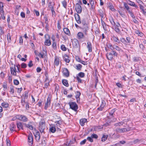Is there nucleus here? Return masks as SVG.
Segmentation results:
<instances>
[{"label": "nucleus", "mask_w": 146, "mask_h": 146, "mask_svg": "<svg viewBox=\"0 0 146 146\" xmlns=\"http://www.w3.org/2000/svg\"><path fill=\"white\" fill-rule=\"evenodd\" d=\"M19 64H14V67H11V74L14 76L16 75V72L19 71Z\"/></svg>", "instance_id": "obj_1"}, {"label": "nucleus", "mask_w": 146, "mask_h": 146, "mask_svg": "<svg viewBox=\"0 0 146 146\" xmlns=\"http://www.w3.org/2000/svg\"><path fill=\"white\" fill-rule=\"evenodd\" d=\"M45 127V122L43 120L41 121L39 124V129L40 133H45L44 129Z\"/></svg>", "instance_id": "obj_2"}, {"label": "nucleus", "mask_w": 146, "mask_h": 146, "mask_svg": "<svg viewBox=\"0 0 146 146\" xmlns=\"http://www.w3.org/2000/svg\"><path fill=\"white\" fill-rule=\"evenodd\" d=\"M130 128H117L115 131L117 133H124L127 131H129L130 130Z\"/></svg>", "instance_id": "obj_3"}, {"label": "nucleus", "mask_w": 146, "mask_h": 146, "mask_svg": "<svg viewBox=\"0 0 146 146\" xmlns=\"http://www.w3.org/2000/svg\"><path fill=\"white\" fill-rule=\"evenodd\" d=\"M70 108L75 111H77L78 108V106L75 102H70L69 103Z\"/></svg>", "instance_id": "obj_4"}, {"label": "nucleus", "mask_w": 146, "mask_h": 146, "mask_svg": "<svg viewBox=\"0 0 146 146\" xmlns=\"http://www.w3.org/2000/svg\"><path fill=\"white\" fill-rule=\"evenodd\" d=\"M116 110V109H112L110 112L109 114L110 115V119H112L111 120V121L112 122H115L116 121L117 119L116 118H113L114 117L113 115L114 114V113L115 112Z\"/></svg>", "instance_id": "obj_5"}, {"label": "nucleus", "mask_w": 146, "mask_h": 146, "mask_svg": "<svg viewBox=\"0 0 146 146\" xmlns=\"http://www.w3.org/2000/svg\"><path fill=\"white\" fill-rule=\"evenodd\" d=\"M28 141L30 145H33V136L31 133L29 134L28 135Z\"/></svg>", "instance_id": "obj_6"}, {"label": "nucleus", "mask_w": 146, "mask_h": 146, "mask_svg": "<svg viewBox=\"0 0 146 146\" xmlns=\"http://www.w3.org/2000/svg\"><path fill=\"white\" fill-rule=\"evenodd\" d=\"M75 9L76 12L78 13H80L82 11L81 6L79 3H76L75 5Z\"/></svg>", "instance_id": "obj_7"}, {"label": "nucleus", "mask_w": 146, "mask_h": 146, "mask_svg": "<svg viewBox=\"0 0 146 146\" xmlns=\"http://www.w3.org/2000/svg\"><path fill=\"white\" fill-rule=\"evenodd\" d=\"M47 54L46 50L43 49L41 52H40L38 54V56L39 57L43 58L44 57V56H46Z\"/></svg>", "instance_id": "obj_8"}, {"label": "nucleus", "mask_w": 146, "mask_h": 146, "mask_svg": "<svg viewBox=\"0 0 146 146\" xmlns=\"http://www.w3.org/2000/svg\"><path fill=\"white\" fill-rule=\"evenodd\" d=\"M45 37L46 38H47L44 42L45 44L47 46H49L51 44V42L50 41L49 38V36L48 35H46L45 36Z\"/></svg>", "instance_id": "obj_9"}, {"label": "nucleus", "mask_w": 146, "mask_h": 146, "mask_svg": "<svg viewBox=\"0 0 146 146\" xmlns=\"http://www.w3.org/2000/svg\"><path fill=\"white\" fill-rule=\"evenodd\" d=\"M51 103L50 98L49 97L47 98V102L45 104L44 109L46 110L48 107H49Z\"/></svg>", "instance_id": "obj_10"}, {"label": "nucleus", "mask_w": 146, "mask_h": 146, "mask_svg": "<svg viewBox=\"0 0 146 146\" xmlns=\"http://www.w3.org/2000/svg\"><path fill=\"white\" fill-rule=\"evenodd\" d=\"M72 43L73 46L75 48L78 47L79 43L78 40L74 38L73 40Z\"/></svg>", "instance_id": "obj_11"}, {"label": "nucleus", "mask_w": 146, "mask_h": 146, "mask_svg": "<svg viewBox=\"0 0 146 146\" xmlns=\"http://www.w3.org/2000/svg\"><path fill=\"white\" fill-rule=\"evenodd\" d=\"M85 34H84L82 32H78L77 34V37L79 39H81L85 37Z\"/></svg>", "instance_id": "obj_12"}, {"label": "nucleus", "mask_w": 146, "mask_h": 146, "mask_svg": "<svg viewBox=\"0 0 146 146\" xmlns=\"http://www.w3.org/2000/svg\"><path fill=\"white\" fill-rule=\"evenodd\" d=\"M106 104V103L105 101L104 100H102L100 106L99 108H98V110L100 111H102L103 109Z\"/></svg>", "instance_id": "obj_13"}, {"label": "nucleus", "mask_w": 146, "mask_h": 146, "mask_svg": "<svg viewBox=\"0 0 146 146\" xmlns=\"http://www.w3.org/2000/svg\"><path fill=\"white\" fill-rule=\"evenodd\" d=\"M62 72L64 76L65 77H68L69 76V72L67 68H64Z\"/></svg>", "instance_id": "obj_14"}, {"label": "nucleus", "mask_w": 146, "mask_h": 146, "mask_svg": "<svg viewBox=\"0 0 146 146\" xmlns=\"http://www.w3.org/2000/svg\"><path fill=\"white\" fill-rule=\"evenodd\" d=\"M16 127L15 124L13 123H12L10 125L9 128L11 133H13V131H16L15 129Z\"/></svg>", "instance_id": "obj_15"}, {"label": "nucleus", "mask_w": 146, "mask_h": 146, "mask_svg": "<svg viewBox=\"0 0 146 146\" xmlns=\"http://www.w3.org/2000/svg\"><path fill=\"white\" fill-rule=\"evenodd\" d=\"M32 123V122H30L28 124L24 123H23V124L26 127L28 128L31 130H33V127L31 125Z\"/></svg>", "instance_id": "obj_16"}, {"label": "nucleus", "mask_w": 146, "mask_h": 146, "mask_svg": "<svg viewBox=\"0 0 146 146\" xmlns=\"http://www.w3.org/2000/svg\"><path fill=\"white\" fill-rule=\"evenodd\" d=\"M55 117H59L58 118V119H59L58 120H56V121L55 122V123H56V125L57 126H59L60 125L62 124V121L60 119V117H58L57 115H56L55 116Z\"/></svg>", "instance_id": "obj_17"}, {"label": "nucleus", "mask_w": 146, "mask_h": 146, "mask_svg": "<svg viewBox=\"0 0 146 146\" xmlns=\"http://www.w3.org/2000/svg\"><path fill=\"white\" fill-rule=\"evenodd\" d=\"M36 139L37 141H39L40 140V136L39 132L38 131H37L36 132V133L34 134Z\"/></svg>", "instance_id": "obj_18"}, {"label": "nucleus", "mask_w": 146, "mask_h": 146, "mask_svg": "<svg viewBox=\"0 0 146 146\" xmlns=\"http://www.w3.org/2000/svg\"><path fill=\"white\" fill-rule=\"evenodd\" d=\"M74 17L77 22L78 24H80L81 23V22L79 15L78 14H75Z\"/></svg>", "instance_id": "obj_19"}, {"label": "nucleus", "mask_w": 146, "mask_h": 146, "mask_svg": "<svg viewBox=\"0 0 146 146\" xmlns=\"http://www.w3.org/2000/svg\"><path fill=\"white\" fill-rule=\"evenodd\" d=\"M23 123H22L21 122H19L17 123V128L19 129V130L21 129L23 130Z\"/></svg>", "instance_id": "obj_20"}, {"label": "nucleus", "mask_w": 146, "mask_h": 146, "mask_svg": "<svg viewBox=\"0 0 146 146\" xmlns=\"http://www.w3.org/2000/svg\"><path fill=\"white\" fill-rule=\"evenodd\" d=\"M87 48L88 49V51L90 52L92 51V45L91 43L90 42H88L87 43Z\"/></svg>", "instance_id": "obj_21"}, {"label": "nucleus", "mask_w": 146, "mask_h": 146, "mask_svg": "<svg viewBox=\"0 0 146 146\" xmlns=\"http://www.w3.org/2000/svg\"><path fill=\"white\" fill-rule=\"evenodd\" d=\"M87 120L85 118L81 119L80 120V125L82 126L84 125L85 123L87 122Z\"/></svg>", "instance_id": "obj_22"}, {"label": "nucleus", "mask_w": 146, "mask_h": 146, "mask_svg": "<svg viewBox=\"0 0 146 146\" xmlns=\"http://www.w3.org/2000/svg\"><path fill=\"white\" fill-rule=\"evenodd\" d=\"M4 12L3 10V8H0V14L1 15L2 18L3 19H5V17L4 16Z\"/></svg>", "instance_id": "obj_23"}, {"label": "nucleus", "mask_w": 146, "mask_h": 146, "mask_svg": "<svg viewBox=\"0 0 146 146\" xmlns=\"http://www.w3.org/2000/svg\"><path fill=\"white\" fill-rule=\"evenodd\" d=\"M107 58L109 60H111L113 58V54L111 53H108L106 54Z\"/></svg>", "instance_id": "obj_24"}, {"label": "nucleus", "mask_w": 146, "mask_h": 146, "mask_svg": "<svg viewBox=\"0 0 146 146\" xmlns=\"http://www.w3.org/2000/svg\"><path fill=\"white\" fill-rule=\"evenodd\" d=\"M111 39L115 42H117L118 43H120V41L118 38L117 37L115 36H113L111 38Z\"/></svg>", "instance_id": "obj_25"}, {"label": "nucleus", "mask_w": 146, "mask_h": 146, "mask_svg": "<svg viewBox=\"0 0 146 146\" xmlns=\"http://www.w3.org/2000/svg\"><path fill=\"white\" fill-rule=\"evenodd\" d=\"M62 82L63 84L65 86L68 87L69 86V84L67 80L63 79L62 80Z\"/></svg>", "instance_id": "obj_26"}, {"label": "nucleus", "mask_w": 146, "mask_h": 146, "mask_svg": "<svg viewBox=\"0 0 146 146\" xmlns=\"http://www.w3.org/2000/svg\"><path fill=\"white\" fill-rule=\"evenodd\" d=\"M128 4L131 5V6L134 7H138L137 5L135 4L134 2H132L130 1L129 0L128 3Z\"/></svg>", "instance_id": "obj_27"}, {"label": "nucleus", "mask_w": 146, "mask_h": 146, "mask_svg": "<svg viewBox=\"0 0 146 146\" xmlns=\"http://www.w3.org/2000/svg\"><path fill=\"white\" fill-rule=\"evenodd\" d=\"M28 119L24 115H22L21 121H22L24 122H26L28 121Z\"/></svg>", "instance_id": "obj_28"}, {"label": "nucleus", "mask_w": 146, "mask_h": 146, "mask_svg": "<svg viewBox=\"0 0 146 146\" xmlns=\"http://www.w3.org/2000/svg\"><path fill=\"white\" fill-rule=\"evenodd\" d=\"M64 59L66 63H69L70 61L69 57L66 55H64Z\"/></svg>", "instance_id": "obj_29"}, {"label": "nucleus", "mask_w": 146, "mask_h": 146, "mask_svg": "<svg viewBox=\"0 0 146 146\" xmlns=\"http://www.w3.org/2000/svg\"><path fill=\"white\" fill-rule=\"evenodd\" d=\"M63 31L64 33L66 35H69L70 34V32L69 29L66 28H64L63 29Z\"/></svg>", "instance_id": "obj_30"}, {"label": "nucleus", "mask_w": 146, "mask_h": 146, "mask_svg": "<svg viewBox=\"0 0 146 146\" xmlns=\"http://www.w3.org/2000/svg\"><path fill=\"white\" fill-rule=\"evenodd\" d=\"M83 29L84 30V33L86 35H87V32L88 29V27L87 25H85L84 27L83 28Z\"/></svg>", "instance_id": "obj_31"}, {"label": "nucleus", "mask_w": 146, "mask_h": 146, "mask_svg": "<svg viewBox=\"0 0 146 146\" xmlns=\"http://www.w3.org/2000/svg\"><path fill=\"white\" fill-rule=\"evenodd\" d=\"M49 131L51 132L54 133L56 131V128L54 126H52L50 128Z\"/></svg>", "instance_id": "obj_32"}, {"label": "nucleus", "mask_w": 146, "mask_h": 146, "mask_svg": "<svg viewBox=\"0 0 146 146\" xmlns=\"http://www.w3.org/2000/svg\"><path fill=\"white\" fill-rule=\"evenodd\" d=\"M76 60L77 61L79 62L80 63L82 64H84L83 62H84L78 56H76Z\"/></svg>", "instance_id": "obj_33"}, {"label": "nucleus", "mask_w": 146, "mask_h": 146, "mask_svg": "<svg viewBox=\"0 0 146 146\" xmlns=\"http://www.w3.org/2000/svg\"><path fill=\"white\" fill-rule=\"evenodd\" d=\"M127 44L128 43H132L133 42L131 40V39L129 37H127L126 38Z\"/></svg>", "instance_id": "obj_34"}, {"label": "nucleus", "mask_w": 146, "mask_h": 146, "mask_svg": "<svg viewBox=\"0 0 146 146\" xmlns=\"http://www.w3.org/2000/svg\"><path fill=\"white\" fill-rule=\"evenodd\" d=\"M1 106L5 108H7L9 107V104L8 103L3 102L1 104Z\"/></svg>", "instance_id": "obj_35"}, {"label": "nucleus", "mask_w": 146, "mask_h": 146, "mask_svg": "<svg viewBox=\"0 0 146 146\" xmlns=\"http://www.w3.org/2000/svg\"><path fill=\"white\" fill-rule=\"evenodd\" d=\"M108 135H103V137L102 138V141H104L107 139V138L108 137Z\"/></svg>", "instance_id": "obj_36"}, {"label": "nucleus", "mask_w": 146, "mask_h": 146, "mask_svg": "<svg viewBox=\"0 0 146 146\" xmlns=\"http://www.w3.org/2000/svg\"><path fill=\"white\" fill-rule=\"evenodd\" d=\"M123 123L124 122H119L115 123L114 125L116 127L117 126H120L121 125H122Z\"/></svg>", "instance_id": "obj_37"}, {"label": "nucleus", "mask_w": 146, "mask_h": 146, "mask_svg": "<svg viewBox=\"0 0 146 146\" xmlns=\"http://www.w3.org/2000/svg\"><path fill=\"white\" fill-rule=\"evenodd\" d=\"M28 92L26 91L24 92V95L23 96L24 99H27L28 97Z\"/></svg>", "instance_id": "obj_38"}, {"label": "nucleus", "mask_w": 146, "mask_h": 146, "mask_svg": "<svg viewBox=\"0 0 146 146\" xmlns=\"http://www.w3.org/2000/svg\"><path fill=\"white\" fill-rule=\"evenodd\" d=\"M82 66L81 64H77L76 65L75 67L77 70H80L81 68H82Z\"/></svg>", "instance_id": "obj_39"}, {"label": "nucleus", "mask_w": 146, "mask_h": 146, "mask_svg": "<svg viewBox=\"0 0 146 146\" xmlns=\"http://www.w3.org/2000/svg\"><path fill=\"white\" fill-rule=\"evenodd\" d=\"M62 3L63 7L65 8H66L67 5V2L65 1H64L62 2Z\"/></svg>", "instance_id": "obj_40"}, {"label": "nucleus", "mask_w": 146, "mask_h": 146, "mask_svg": "<svg viewBox=\"0 0 146 146\" xmlns=\"http://www.w3.org/2000/svg\"><path fill=\"white\" fill-rule=\"evenodd\" d=\"M124 4L125 8L129 12V11H130V10L129 7L128 6V5L125 3H124Z\"/></svg>", "instance_id": "obj_41"}, {"label": "nucleus", "mask_w": 146, "mask_h": 146, "mask_svg": "<svg viewBox=\"0 0 146 146\" xmlns=\"http://www.w3.org/2000/svg\"><path fill=\"white\" fill-rule=\"evenodd\" d=\"M7 40L8 42H10L11 40V37L10 34L9 33H8L7 35Z\"/></svg>", "instance_id": "obj_42"}, {"label": "nucleus", "mask_w": 146, "mask_h": 146, "mask_svg": "<svg viewBox=\"0 0 146 146\" xmlns=\"http://www.w3.org/2000/svg\"><path fill=\"white\" fill-rule=\"evenodd\" d=\"M22 115H16V118L17 119L21 121Z\"/></svg>", "instance_id": "obj_43"}, {"label": "nucleus", "mask_w": 146, "mask_h": 146, "mask_svg": "<svg viewBox=\"0 0 146 146\" xmlns=\"http://www.w3.org/2000/svg\"><path fill=\"white\" fill-rule=\"evenodd\" d=\"M114 46H113L111 44H108L107 45L108 47L112 50L114 49Z\"/></svg>", "instance_id": "obj_44"}, {"label": "nucleus", "mask_w": 146, "mask_h": 146, "mask_svg": "<svg viewBox=\"0 0 146 146\" xmlns=\"http://www.w3.org/2000/svg\"><path fill=\"white\" fill-rule=\"evenodd\" d=\"M120 40L123 43L125 44H127L126 40H125L124 38H120Z\"/></svg>", "instance_id": "obj_45"}, {"label": "nucleus", "mask_w": 146, "mask_h": 146, "mask_svg": "<svg viewBox=\"0 0 146 146\" xmlns=\"http://www.w3.org/2000/svg\"><path fill=\"white\" fill-rule=\"evenodd\" d=\"M49 86H50L49 81H48L46 82H45L44 86L46 88H47Z\"/></svg>", "instance_id": "obj_46"}, {"label": "nucleus", "mask_w": 146, "mask_h": 146, "mask_svg": "<svg viewBox=\"0 0 146 146\" xmlns=\"http://www.w3.org/2000/svg\"><path fill=\"white\" fill-rule=\"evenodd\" d=\"M10 93L12 94H13L14 92V90L13 88V87L11 86L10 88Z\"/></svg>", "instance_id": "obj_47"}, {"label": "nucleus", "mask_w": 146, "mask_h": 146, "mask_svg": "<svg viewBox=\"0 0 146 146\" xmlns=\"http://www.w3.org/2000/svg\"><path fill=\"white\" fill-rule=\"evenodd\" d=\"M61 49L63 51H66V48L64 45H61Z\"/></svg>", "instance_id": "obj_48"}, {"label": "nucleus", "mask_w": 146, "mask_h": 146, "mask_svg": "<svg viewBox=\"0 0 146 146\" xmlns=\"http://www.w3.org/2000/svg\"><path fill=\"white\" fill-rule=\"evenodd\" d=\"M111 122L110 121H108L105 123L103 125V126L106 127L108 126V125H110V124Z\"/></svg>", "instance_id": "obj_49"}, {"label": "nucleus", "mask_w": 146, "mask_h": 146, "mask_svg": "<svg viewBox=\"0 0 146 146\" xmlns=\"http://www.w3.org/2000/svg\"><path fill=\"white\" fill-rule=\"evenodd\" d=\"M77 94L76 96V98H80V96L81 95V93L78 91H77L76 92Z\"/></svg>", "instance_id": "obj_50"}, {"label": "nucleus", "mask_w": 146, "mask_h": 146, "mask_svg": "<svg viewBox=\"0 0 146 146\" xmlns=\"http://www.w3.org/2000/svg\"><path fill=\"white\" fill-rule=\"evenodd\" d=\"M91 136L92 137V138H94L95 139H97L98 137V136L97 134H92Z\"/></svg>", "instance_id": "obj_51"}, {"label": "nucleus", "mask_w": 146, "mask_h": 146, "mask_svg": "<svg viewBox=\"0 0 146 146\" xmlns=\"http://www.w3.org/2000/svg\"><path fill=\"white\" fill-rule=\"evenodd\" d=\"M110 21L111 23L113 25H115V23L114 22L112 18H111L110 19Z\"/></svg>", "instance_id": "obj_52"}, {"label": "nucleus", "mask_w": 146, "mask_h": 146, "mask_svg": "<svg viewBox=\"0 0 146 146\" xmlns=\"http://www.w3.org/2000/svg\"><path fill=\"white\" fill-rule=\"evenodd\" d=\"M13 83L15 85H18L19 84V82L17 80H15L13 81Z\"/></svg>", "instance_id": "obj_53"}, {"label": "nucleus", "mask_w": 146, "mask_h": 146, "mask_svg": "<svg viewBox=\"0 0 146 146\" xmlns=\"http://www.w3.org/2000/svg\"><path fill=\"white\" fill-rule=\"evenodd\" d=\"M116 85L119 88H122L123 86L119 83L117 82L116 83Z\"/></svg>", "instance_id": "obj_54"}, {"label": "nucleus", "mask_w": 146, "mask_h": 146, "mask_svg": "<svg viewBox=\"0 0 146 146\" xmlns=\"http://www.w3.org/2000/svg\"><path fill=\"white\" fill-rule=\"evenodd\" d=\"M114 49H115L118 51H121V49L119 47L117 46H114Z\"/></svg>", "instance_id": "obj_55"}, {"label": "nucleus", "mask_w": 146, "mask_h": 146, "mask_svg": "<svg viewBox=\"0 0 146 146\" xmlns=\"http://www.w3.org/2000/svg\"><path fill=\"white\" fill-rule=\"evenodd\" d=\"M129 13L130 14L131 17H132V18L134 19L135 18V16L132 12H131V11H129Z\"/></svg>", "instance_id": "obj_56"}, {"label": "nucleus", "mask_w": 146, "mask_h": 146, "mask_svg": "<svg viewBox=\"0 0 146 146\" xmlns=\"http://www.w3.org/2000/svg\"><path fill=\"white\" fill-rule=\"evenodd\" d=\"M87 139L89 141L92 142H93V139L91 137H88L87 138L86 140Z\"/></svg>", "instance_id": "obj_57"}, {"label": "nucleus", "mask_w": 146, "mask_h": 146, "mask_svg": "<svg viewBox=\"0 0 146 146\" xmlns=\"http://www.w3.org/2000/svg\"><path fill=\"white\" fill-rule=\"evenodd\" d=\"M78 75L80 77L83 78L84 76V74L83 72H81L78 74Z\"/></svg>", "instance_id": "obj_58"}, {"label": "nucleus", "mask_w": 146, "mask_h": 146, "mask_svg": "<svg viewBox=\"0 0 146 146\" xmlns=\"http://www.w3.org/2000/svg\"><path fill=\"white\" fill-rule=\"evenodd\" d=\"M4 33V32L3 30L2 27H0V35H3Z\"/></svg>", "instance_id": "obj_59"}, {"label": "nucleus", "mask_w": 146, "mask_h": 146, "mask_svg": "<svg viewBox=\"0 0 146 146\" xmlns=\"http://www.w3.org/2000/svg\"><path fill=\"white\" fill-rule=\"evenodd\" d=\"M21 102V103L22 106H24L25 104H26L25 100L22 99Z\"/></svg>", "instance_id": "obj_60"}, {"label": "nucleus", "mask_w": 146, "mask_h": 146, "mask_svg": "<svg viewBox=\"0 0 146 146\" xmlns=\"http://www.w3.org/2000/svg\"><path fill=\"white\" fill-rule=\"evenodd\" d=\"M100 15L102 18H103L104 17L103 13L102 10H100L99 11Z\"/></svg>", "instance_id": "obj_61"}, {"label": "nucleus", "mask_w": 146, "mask_h": 146, "mask_svg": "<svg viewBox=\"0 0 146 146\" xmlns=\"http://www.w3.org/2000/svg\"><path fill=\"white\" fill-rule=\"evenodd\" d=\"M6 142H7V146H10L11 145V143L10 141L8 139H6Z\"/></svg>", "instance_id": "obj_62"}, {"label": "nucleus", "mask_w": 146, "mask_h": 146, "mask_svg": "<svg viewBox=\"0 0 146 146\" xmlns=\"http://www.w3.org/2000/svg\"><path fill=\"white\" fill-rule=\"evenodd\" d=\"M86 139H84V140L82 141H81L80 142V144L81 145H84V144L86 143Z\"/></svg>", "instance_id": "obj_63"}, {"label": "nucleus", "mask_w": 146, "mask_h": 146, "mask_svg": "<svg viewBox=\"0 0 146 146\" xmlns=\"http://www.w3.org/2000/svg\"><path fill=\"white\" fill-rule=\"evenodd\" d=\"M119 28V27H115V30L117 33H119L120 31Z\"/></svg>", "instance_id": "obj_64"}]
</instances>
